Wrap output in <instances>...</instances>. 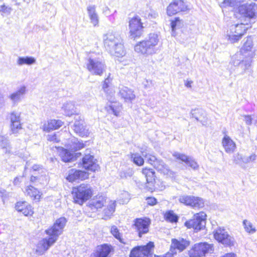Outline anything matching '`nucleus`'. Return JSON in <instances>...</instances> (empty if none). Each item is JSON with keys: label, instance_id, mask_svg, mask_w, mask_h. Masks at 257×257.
Masks as SVG:
<instances>
[{"label": "nucleus", "instance_id": "0eeeda50", "mask_svg": "<svg viewBox=\"0 0 257 257\" xmlns=\"http://www.w3.org/2000/svg\"><path fill=\"white\" fill-rule=\"evenodd\" d=\"M73 193H74L73 196L74 202L79 204H82L84 202L91 197L92 190L90 185L82 184L77 188H74Z\"/></svg>", "mask_w": 257, "mask_h": 257}, {"label": "nucleus", "instance_id": "603ef678", "mask_svg": "<svg viewBox=\"0 0 257 257\" xmlns=\"http://www.w3.org/2000/svg\"><path fill=\"white\" fill-rule=\"evenodd\" d=\"M234 162L236 164H241L243 163V155L237 153L234 156Z\"/></svg>", "mask_w": 257, "mask_h": 257}, {"label": "nucleus", "instance_id": "a878e982", "mask_svg": "<svg viewBox=\"0 0 257 257\" xmlns=\"http://www.w3.org/2000/svg\"><path fill=\"white\" fill-rule=\"evenodd\" d=\"M111 251L110 246L107 244H103L95 250L90 255V257H107Z\"/></svg>", "mask_w": 257, "mask_h": 257}, {"label": "nucleus", "instance_id": "f03ea898", "mask_svg": "<svg viewBox=\"0 0 257 257\" xmlns=\"http://www.w3.org/2000/svg\"><path fill=\"white\" fill-rule=\"evenodd\" d=\"M252 47V39L251 37H247L240 51L232 57L231 63L234 66H238L240 69L241 74L245 73L251 66L253 55Z\"/></svg>", "mask_w": 257, "mask_h": 257}, {"label": "nucleus", "instance_id": "0e129e2a", "mask_svg": "<svg viewBox=\"0 0 257 257\" xmlns=\"http://www.w3.org/2000/svg\"><path fill=\"white\" fill-rule=\"evenodd\" d=\"M5 101L4 96L2 94H0V108L2 107L4 105Z\"/></svg>", "mask_w": 257, "mask_h": 257}, {"label": "nucleus", "instance_id": "4d7b16f0", "mask_svg": "<svg viewBox=\"0 0 257 257\" xmlns=\"http://www.w3.org/2000/svg\"><path fill=\"white\" fill-rule=\"evenodd\" d=\"M244 120L247 125H250L252 123V118L250 115H244Z\"/></svg>", "mask_w": 257, "mask_h": 257}, {"label": "nucleus", "instance_id": "6ab92c4d", "mask_svg": "<svg viewBox=\"0 0 257 257\" xmlns=\"http://www.w3.org/2000/svg\"><path fill=\"white\" fill-rule=\"evenodd\" d=\"M186 9L187 6L182 0H174L168 7L167 13L168 15L172 16Z\"/></svg>", "mask_w": 257, "mask_h": 257}, {"label": "nucleus", "instance_id": "f257e3e1", "mask_svg": "<svg viewBox=\"0 0 257 257\" xmlns=\"http://www.w3.org/2000/svg\"><path fill=\"white\" fill-rule=\"evenodd\" d=\"M67 220L65 217H60L56 220L53 225L45 230L49 237L40 240L38 244L37 251L43 254L57 240L58 236L62 233Z\"/></svg>", "mask_w": 257, "mask_h": 257}, {"label": "nucleus", "instance_id": "5fc2aeb1", "mask_svg": "<svg viewBox=\"0 0 257 257\" xmlns=\"http://www.w3.org/2000/svg\"><path fill=\"white\" fill-rule=\"evenodd\" d=\"M12 11V9L10 7L6 6L5 5H2L0 7V12L10 15Z\"/></svg>", "mask_w": 257, "mask_h": 257}, {"label": "nucleus", "instance_id": "c03bdc74", "mask_svg": "<svg viewBox=\"0 0 257 257\" xmlns=\"http://www.w3.org/2000/svg\"><path fill=\"white\" fill-rule=\"evenodd\" d=\"M110 232L114 237L117 239L121 243L123 244L126 243V242L124 241V239L121 237L119 230L116 226L113 225L111 227Z\"/></svg>", "mask_w": 257, "mask_h": 257}, {"label": "nucleus", "instance_id": "69168bd1", "mask_svg": "<svg viewBox=\"0 0 257 257\" xmlns=\"http://www.w3.org/2000/svg\"><path fill=\"white\" fill-rule=\"evenodd\" d=\"M38 179H39V176H34V175H32L31 177L30 181L32 182H35Z\"/></svg>", "mask_w": 257, "mask_h": 257}, {"label": "nucleus", "instance_id": "bb28decb", "mask_svg": "<svg viewBox=\"0 0 257 257\" xmlns=\"http://www.w3.org/2000/svg\"><path fill=\"white\" fill-rule=\"evenodd\" d=\"M110 74L104 80L102 84V89L107 95V99H110L114 95L115 91L113 86L111 83V79L110 78Z\"/></svg>", "mask_w": 257, "mask_h": 257}, {"label": "nucleus", "instance_id": "f3484780", "mask_svg": "<svg viewBox=\"0 0 257 257\" xmlns=\"http://www.w3.org/2000/svg\"><path fill=\"white\" fill-rule=\"evenodd\" d=\"M73 130L74 132L81 137L87 136L89 133L88 129L85 125V122L83 117L78 114L74 117Z\"/></svg>", "mask_w": 257, "mask_h": 257}, {"label": "nucleus", "instance_id": "2eb2a0df", "mask_svg": "<svg viewBox=\"0 0 257 257\" xmlns=\"http://www.w3.org/2000/svg\"><path fill=\"white\" fill-rule=\"evenodd\" d=\"M10 120V128L12 133L17 134L22 128L21 118V112L14 110L11 112L8 116Z\"/></svg>", "mask_w": 257, "mask_h": 257}, {"label": "nucleus", "instance_id": "6e6d98bb", "mask_svg": "<svg viewBox=\"0 0 257 257\" xmlns=\"http://www.w3.org/2000/svg\"><path fill=\"white\" fill-rule=\"evenodd\" d=\"M147 203L151 206H153L157 204V199L153 197H149L146 198Z\"/></svg>", "mask_w": 257, "mask_h": 257}, {"label": "nucleus", "instance_id": "de8ad7c7", "mask_svg": "<svg viewBox=\"0 0 257 257\" xmlns=\"http://www.w3.org/2000/svg\"><path fill=\"white\" fill-rule=\"evenodd\" d=\"M171 25L172 31L173 32L172 35H174L175 31L177 29V28H179L181 26V21L179 19V18H176L174 21H172Z\"/></svg>", "mask_w": 257, "mask_h": 257}, {"label": "nucleus", "instance_id": "393cba45", "mask_svg": "<svg viewBox=\"0 0 257 257\" xmlns=\"http://www.w3.org/2000/svg\"><path fill=\"white\" fill-rule=\"evenodd\" d=\"M26 93V87L25 85H22L17 91L11 94L9 96V98L14 104H17L24 98Z\"/></svg>", "mask_w": 257, "mask_h": 257}, {"label": "nucleus", "instance_id": "49530a36", "mask_svg": "<svg viewBox=\"0 0 257 257\" xmlns=\"http://www.w3.org/2000/svg\"><path fill=\"white\" fill-rule=\"evenodd\" d=\"M165 217L166 220L171 222H176L178 220V216L172 211L167 212L165 215Z\"/></svg>", "mask_w": 257, "mask_h": 257}, {"label": "nucleus", "instance_id": "338daca9", "mask_svg": "<svg viewBox=\"0 0 257 257\" xmlns=\"http://www.w3.org/2000/svg\"><path fill=\"white\" fill-rule=\"evenodd\" d=\"M192 83V81H188L185 83V86L187 87L190 88V87H191Z\"/></svg>", "mask_w": 257, "mask_h": 257}, {"label": "nucleus", "instance_id": "774afa93", "mask_svg": "<svg viewBox=\"0 0 257 257\" xmlns=\"http://www.w3.org/2000/svg\"><path fill=\"white\" fill-rule=\"evenodd\" d=\"M28 166H29L28 162H27L26 165L25 166V169H26L28 167Z\"/></svg>", "mask_w": 257, "mask_h": 257}, {"label": "nucleus", "instance_id": "c85d7f7f", "mask_svg": "<svg viewBox=\"0 0 257 257\" xmlns=\"http://www.w3.org/2000/svg\"><path fill=\"white\" fill-rule=\"evenodd\" d=\"M106 202V197L102 195L94 197L89 203V207L92 210L101 208Z\"/></svg>", "mask_w": 257, "mask_h": 257}, {"label": "nucleus", "instance_id": "a19ab883", "mask_svg": "<svg viewBox=\"0 0 257 257\" xmlns=\"http://www.w3.org/2000/svg\"><path fill=\"white\" fill-rule=\"evenodd\" d=\"M36 62V59L33 57H20L17 60V64L19 65L24 64L30 65Z\"/></svg>", "mask_w": 257, "mask_h": 257}, {"label": "nucleus", "instance_id": "f704fd0d", "mask_svg": "<svg viewBox=\"0 0 257 257\" xmlns=\"http://www.w3.org/2000/svg\"><path fill=\"white\" fill-rule=\"evenodd\" d=\"M84 144L79 141L76 138H73L71 140L70 143L67 145V148L72 152L77 151L84 148Z\"/></svg>", "mask_w": 257, "mask_h": 257}, {"label": "nucleus", "instance_id": "79ce46f5", "mask_svg": "<svg viewBox=\"0 0 257 257\" xmlns=\"http://www.w3.org/2000/svg\"><path fill=\"white\" fill-rule=\"evenodd\" d=\"M203 114V111L200 109H195L191 112L192 116L195 118L197 121H200L203 125H205L206 122V119L204 116L202 118L201 116H199L198 114Z\"/></svg>", "mask_w": 257, "mask_h": 257}, {"label": "nucleus", "instance_id": "864d4df0", "mask_svg": "<svg viewBox=\"0 0 257 257\" xmlns=\"http://www.w3.org/2000/svg\"><path fill=\"white\" fill-rule=\"evenodd\" d=\"M142 85L145 89H148L153 87V83L151 80L144 79L142 82Z\"/></svg>", "mask_w": 257, "mask_h": 257}, {"label": "nucleus", "instance_id": "680f3d73", "mask_svg": "<svg viewBox=\"0 0 257 257\" xmlns=\"http://www.w3.org/2000/svg\"><path fill=\"white\" fill-rule=\"evenodd\" d=\"M155 257H174L173 253L170 252L169 251L167 252L165 254L163 255L155 256Z\"/></svg>", "mask_w": 257, "mask_h": 257}, {"label": "nucleus", "instance_id": "ea45409f", "mask_svg": "<svg viewBox=\"0 0 257 257\" xmlns=\"http://www.w3.org/2000/svg\"><path fill=\"white\" fill-rule=\"evenodd\" d=\"M142 173L145 176L148 183L152 182L155 180V171L152 169L145 168L143 169Z\"/></svg>", "mask_w": 257, "mask_h": 257}, {"label": "nucleus", "instance_id": "6e6552de", "mask_svg": "<svg viewBox=\"0 0 257 257\" xmlns=\"http://www.w3.org/2000/svg\"><path fill=\"white\" fill-rule=\"evenodd\" d=\"M247 22H244L231 26L229 31L227 32L228 40L232 43L238 41L247 29Z\"/></svg>", "mask_w": 257, "mask_h": 257}, {"label": "nucleus", "instance_id": "4c0bfd02", "mask_svg": "<svg viewBox=\"0 0 257 257\" xmlns=\"http://www.w3.org/2000/svg\"><path fill=\"white\" fill-rule=\"evenodd\" d=\"M25 193L35 200H39L41 197L40 191L33 186L30 185L26 189Z\"/></svg>", "mask_w": 257, "mask_h": 257}, {"label": "nucleus", "instance_id": "b1692460", "mask_svg": "<svg viewBox=\"0 0 257 257\" xmlns=\"http://www.w3.org/2000/svg\"><path fill=\"white\" fill-rule=\"evenodd\" d=\"M158 171L170 177H173L175 173L171 171L169 167L161 160L158 159L153 166Z\"/></svg>", "mask_w": 257, "mask_h": 257}, {"label": "nucleus", "instance_id": "13d9d810", "mask_svg": "<svg viewBox=\"0 0 257 257\" xmlns=\"http://www.w3.org/2000/svg\"><path fill=\"white\" fill-rule=\"evenodd\" d=\"M48 140L54 142H58L59 141L57 140L56 134H54L53 135H49L48 136Z\"/></svg>", "mask_w": 257, "mask_h": 257}, {"label": "nucleus", "instance_id": "4468645a", "mask_svg": "<svg viewBox=\"0 0 257 257\" xmlns=\"http://www.w3.org/2000/svg\"><path fill=\"white\" fill-rule=\"evenodd\" d=\"M153 242H149L146 245L135 247L132 250L130 257H153Z\"/></svg>", "mask_w": 257, "mask_h": 257}, {"label": "nucleus", "instance_id": "e2e57ef3", "mask_svg": "<svg viewBox=\"0 0 257 257\" xmlns=\"http://www.w3.org/2000/svg\"><path fill=\"white\" fill-rule=\"evenodd\" d=\"M21 182V181L20 180V178L19 177H17L14 179L13 183L14 185H18L20 184Z\"/></svg>", "mask_w": 257, "mask_h": 257}, {"label": "nucleus", "instance_id": "bf43d9fd", "mask_svg": "<svg viewBox=\"0 0 257 257\" xmlns=\"http://www.w3.org/2000/svg\"><path fill=\"white\" fill-rule=\"evenodd\" d=\"M158 13L153 11H151L148 14V18L150 19H155L158 17Z\"/></svg>", "mask_w": 257, "mask_h": 257}, {"label": "nucleus", "instance_id": "5701e85b", "mask_svg": "<svg viewBox=\"0 0 257 257\" xmlns=\"http://www.w3.org/2000/svg\"><path fill=\"white\" fill-rule=\"evenodd\" d=\"M88 177V174L85 171L72 169L69 171L66 179L69 182H72L77 180H85Z\"/></svg>", "mask_w": 257, "mask_h": 257}, {"label": "nucleus", "instance_id": "09e8293b", "mask_svg": "<svg viewBox=\"0 0 257 257\" xmlns=\"http://www.w3.org/2000/svg\"><path fill=\"white\" fill-rule=\"evenodd\" d=\"M133 175V171L132 169H128L125 171H121L119 173V176L122 179H126L131 177Z\"/></svg>", "mask_w": 257, "mask_h": 257}, {"label": "nucleus", "instance_id": "aec40b11", "mask_svg": "<svg viewBox=\"0 0 257 257\" xmlns=\"http://www.w3.org/2000/svg\"><path fill=\"white\" fill-rule=\"evenodd\" d=\"M118 96L125 102L131 103L136 98L134 91L132 89L124 86H119Z\"/></svg>", "mask_w": 257, "mask_h": 257}, {"label": "nucleus", "instance_id": "052dcab7", "mask_svg": "<svg viewBox=\"0 0 257 257\" xmlns=\"http://www.w3.org/2000/svg\"><path fill=\"white\" fill-rule=\"evenodd\" d=\"M32 169L34 171H41V172H43V168L39 165H34L32 167Z\"/></svg>", "mask_w": 257, "mask_h": 257}, {"label": "nucleus", "instance_id": "ddd939ff", "mask_svg": "<svg viewBox=\"0 0 257 257\" xmlns=\"http://www.w3.org/2000/svg\"><path fill=\"white\" fill-rule=\"evenodd\" d=\"M212 245L206 242L195 244L189 251V257H202L212 250Z\"/></svg>", "mask_w": 257, "mask_h": 257}, {"label": "nucleus", "instance_id": "423d86ee", "mask_svg": "<svg viewBox=\"0 0 257 257\" xmlns=\"http://www.w3.org/2000/svg\"><path fill=\"white\" fill-rule=\"evenodd\" d=\"M85 64L87 69L92 75L101 76L106 70L104 62L92 56L87 59Z\"/></svg>", "mask_w": 257, "mask_h": 257}, {"label": "nucleus", "instance_id": "58836bf2", "mask_svg": "<svg viewBox=\"0 0 257 257\" xmlns=\"http://www.w3.org/2000/svg\"><path fill=\"white\" fill-rule=\"evenodd\" d=\"M0 147L6 154L11 153V147L10 145L9 141L4 136H0Z\"/></svg>", "mask_w": 257, "mask_h": 257}, {"label": "nucleus", "instance_id": "c756f323", "mask_svg": "<svg viewBox=\"0 0 257 257\" xmlns=\"http://www.w3.org/2000/svg\"><path fill=\"white\" fill-rule=\"evenodd\" d=\"M222 144L225 152L227 153H232L236 148L235 143L227 135L223 137Z\"/></svg>", "mask_w": 257, "mask_h": 257}, {"label": "nucleus", "instance_id": "37998d69", "mask_svg": "<svg viewBox=\"0 0 257 257\" xmlns=\"http://www.w3.org/2000/svg\"><path fill=\"white\" fill-rule=\"evenodd\" d=\"M243 225L245 230L249 234H253L256 232V229L252 223L249 221L245 219L243 221Z\"/></svg>", "mask_w": 257, "mask_h": 257}, {"label": "nucleus", "instance_id": "1a4fd4ad", "mask_svg": "<svg viewBox=\"0 0 257 257\" xmlns=\"http://www.w3.org/2000/svg\"><path fill=\"white\" fill-rule=\"evenodd\" d=\"M206 214L200 212L194 215L193 218L185 222V225L188 228H193L196 231L203 229L206 224Z\"/></svg>", "mask_w": 257, "mask_h": 257}, {"label": "nucleus", "instance_id": "e433bc0d", "mask_svg": "<svg viewBox=\"0 0 257 257\" xmlns=\"http://www.w3.org/2000/svg\"><path fill=\"white\" fill-rule=\"evenodd\" d=\"M106 111L111 114H113L115 116H118L121 111V107L116 102L111 103L105 107Z\"/></svg>", "mask_w": 257, "mask_h": 257}, {"label": "nucleus", "instance_id": "2f4dec72", "mask_svg": "<svg viewBox=\"0 0 257 257\" xmlns=\"http://www.w3.org/2000/svg\"><path fill=\"white\" fill-rule=\"evenodd\" d=\"M63 124V122L60 120L51 119L44 124L43 130L44 131L50 132L59 128Z\"/></svg>", "mask_w": 257, "mask_h": 257}, {"label": "nucleus", "instance_id": "dca6fc26", "mask_svg": "<svg viewBox=\"0 0 257 257\" xmlns=\"http://www.w3.org/2000/svg\"><path fill=\"white\" fill-rule=\"evenodd\" d=\"M150 223V219L147 217L136 218L134 220L135 229L138 232L140 237L148 232Z\"/></svg>", "mask_w": 257, "mask_h": 257}, {"label": "nucleus", "instance_id": "72a5a7b5", "mask_svg": "<svg viewBox=\"0 0 257 257\" xmlns=\"http://www.w3.org/2000/svg\"><path fill=\"white\" fill-rule=\"evenodd\" d=\"M62 108L66 115L70 116L76 112V107L72 101H67L64 103Z\"/></svg>", "mask_w": 257, "mask_h": 257}, {"label": "nucleus", "instance_id": "7ed1b4c3", "mask_svg": "<svg viewBox=\"0 0 257 257\" xmlns=\"http://www.w3.org/2000/svg\"><path fill=\"white\" fill-rule=\"evenodd\" d=\"M105 50L111 55L119 57L125 55L123 40L118 34L108 32L103 36Z\"/></svg>", "mask_w": 257, "mask_h": 257}, {"label": "nucleus", "instance_id": "cd10ccee", "mask_svg": "<svg viewBox=\"0 0 257 257\" xmlns=\"http://www.w3.org/2000/svg\"><path fill=\"white\" fill-rule=\"evenodd\" d=\"M16 209L22 212L24 215H31L33 214L32 206L26 201H20L15 206Z\"/></svg>", "mask_w": 257, "mask_h": 257}, {"label": "nucleus", "instance_id": "39448f33", "mask_svg": "<svg viewBox=\"0 0 257 257\" xmlns=\"http://www.w3.org/2000/svg\"><path fill=\"white\" fill-rule=\"evenodd\" d=\"M157 34H150L148 38L137 44L135 46V51L144 55H152L156 53V46L159 42Z\"/></svg>", "mask_w": 257, "mask_h": 257}, {"label": "nucleus", "instance_id": "7c9ffc66", "mask_svg": "<svg viewBox=\"0 0 257 257\" xmlns=\"http://www.w3.org/2000/svg\"><path fill=\"white\" fill-rule=\"evenodd\" d=\"M59 153L62 160L64 162H72L74 160L73 154L63 147H55Z\"/></svg>", "mask_w": 257, "mask_h": 257}, {"label": "nucleus", "instance_id": "c9c22d12", "mask_svg": "<svg viewBox=\"0 0 257 257\" xmlns=\"http://www.w3.org/2000/svg\"><path fill=\"white\" fill-rule=\"evenodd\" d=\"M115 201H110L107 208L103 210L104 215L103 219L106 220L110 218L115 211Z\"/></svg>", "mask_w": 257, "mask_h": 257}, {"label": "nucleus", "instance_id": "3c124183", "mask_svg": "<svg viewBox=\"0 0 257 257\" xmlns=\"http://www.w3.org/2000/svg\"><path fill=\"white\" fill-rule=\"evenodd\" d=\"M145 157L147 160V162L152 166H153L156 163V161L158 160V159H157L155 156L150 154L146 155Z\"/></svg>", "mask_w": 257, "mask_h": 257}, {"label": "nucleus", "instance_id": "8fccbe9b", "mask_svg": "<svg viewBox=\"0 0 257 257\" xmlns=\"http://www.w3.org/2000/svg\"><path fill=\"white\" fill-rule=\"evenodd\" d=\"M256 156L252 153L249 156H245L243 155V164H248L256 160Z\"/></svg>", "mask_w": 257, "mask_h": 257}, {"label": "nucleus", "instance_id": "a211bd4d", "mask_svg": "<svg viewBox=\"0 0 257 257\" xmlns=\"http://www.w3.org/2000/svg\"><path fill=\"white\" fill-rule=\"evenodd\" d=\"M189 244L190 242L188 240L182 238L172 239L169 251L173 253V255L174 256L177 254V249L179 250L180 251H182L189 246Z\"/></svg>", "mask_w": 257, "mask_h": 257}, {"label": "nucleus", "instance_id": "4be33fe9", "mask_svg": "<svg viewBox=\"0 0 257 257\" xmlns=\"http://www.w3.org/2000/svg\"><path fill=\"white\" fill-rule=\"evenodd\" d=\"M173 156L176 159L184 162L186 165L194 170H198L199 168V165L195 160L185 154L180 153L179 152H174L173 154Z\"/></svg>", "mask_w": 257, "mask_h": 257}, {"label": "nucleus", "instance_id": "412c9836", "mask_svg": "<svg viewBox=\"0 0 257 257\" xmlns=\"http://www.w3.org/2000/svg\"><path fill=\"white\" fill-rule=\"evenodd\" d=\"M82 165L86 170L94 172L98 168V165L96 163V160L94 159L93 155L85 154L82 159Z\"/></svg>", "mask_w": 257, "mask_h": 257}, {"label": "nucleus", "instance_id": "a18cd8bd", "mask_svg": "<svg viewBox=\"0 0 257 257\" xmlns=\"http://www.w3.org/2000/svg\"><path fill=\"white\" fill-rule=\"evenodd\" d=\"M131 159L133 162L138 166H141L144 164V159L139 154H132Z\"/></svg>", "mask_w": 257, "mask_h": 257}, {"label": "nucleus", "instance_id": "f8f14e48", "mask_svg": "<svg viewBox=\"0 0 257 257\" xmlns=\"http://www.w3.org/2000/svg\"><path fill=\"white\" fill-rule=\"evenodd\" d=\"M213 234L215 239L224 245L230 246L233 245V237L224 228H217L213 231Z\"/></svg>", "mask_w": 257, "mask_h": 257}, {"label": "nucleus", "instance_id": "473e14b6", "mask_svg": "<svg viewBox=\"0 0 257 257\" xmlns=\"http://www.w3.org/2000/svg\"><path fill=\"white\" fill-rule=\"evenodd\" d=\"M90 22L94 26L98 25L99 23L98 16L96 12L95 6H89L87 8Z\"/></svg>", "mask_w": 257, "mask_h": 257}, {"label": "nucleus", "instance_id": "9b49d317", "mask_svg": "<svg viewBox=\"0 0 257 257\" xmlns=\"http://www.w3.org/2000/svg\"><path fill=\"white\" fill-rule=\"evenodd\" d=\"M130 37L132 39L140 37L143 34V27L141 18L136 16L129 22Z\"/></svg>", "mask_w": 257, "mask_h": 257}, {"label": "nucleus", "instance_id": "20e7f679", "mask_svg": "<svg viewBox=\"0 0 257 257\" xmlns=\"http://www.w3.org/2000/svg\"><path fill=\"white\" fill-rule=\"evenodd\" d=\"M241 0H224V3L231 7H238L237 12L241 15L240 18H244L248 22L257 14V5L254 3L238 5Z\"/></svg>", "mask_w": 257, "mask_h": 257}, {"label": "nucleus", "instance_id": "9d476101", "mask_svg": "<svg viewBox=\"0 0 257 257\" xmlns=\"http://www.w3.org/2000/svg\"><path fill=\"white\" fill-rule=\"evenodd\" d=\"M178 200L180 203L193 208H200L203 207L204 205V201L202 198L192 195H180L178 197Z\"/></svg>", "mask_w": 257, "mask_h": 257}]
</instances>
